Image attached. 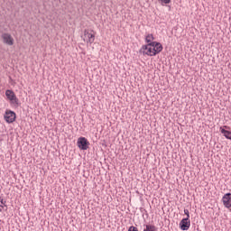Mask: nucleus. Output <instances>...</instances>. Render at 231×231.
<instances>
[{
  "label": "nucleus",
  "instance_id": "obj_4",
  "mask_svg": "<svg viewBox=\"0 0 231 231\" xmlns=\"http://www.w3.org/2000/svg\"><path fill=\"white\" fill-rule=\"evenodd\" d=\"M4 120L6 124H14L17 120V114L10 109H6L4 115Z\"/></svg>",
  "mask_w": 231,
  "mask_h": 231
},
{
  "label": "nucleus",
  "instance_id": "obj_5",
  "mask_svg": "<svg viewBox=\"0 0 231 231\" xmlns=\"http://www.w3.org/2000/svg\"><path fill=\"white\" fill-rule=\"evenodd\" d=\"M2 42L5 44V46H14L15 44V40L14 39V36L10 34L9 32H4L1 35Z\"/></svg>",
  "mask_w": 231,
  "mask_h": 231
},
{
  "label": "nucleus",
  "instance_id": "obj_11",
  "mask_svg": "<svg viewBox=\"0 0 231 231\" xmlns=\"http://www.w3.org/2000/svg\"><path fill=\"white\" fill-rule=\"evenodd\" d=\"M5 207H6V200L0 197V212H3Z\"/></svg>",
  "mask_w": 231,
  "mask_h": 231
},
{
  "label": "nucleus",
  "instance_id": "obj_13",
  "mask_svg": "<svg viewBox=\"0 0 231 231\" xmlns=\"http://www.w3.org/2000/svg\"><path fill=\"white\" fill-rule=\"evenodd\" d=\"M184 214L187 215V217L188 219H189L190 217V213L189 212V209H184Z\"/></svg>",
  "mask_w": 231,
  "mask_h": 231
},
{
  "label": "nucleus",
  "instance_id": "obj_1",
  "mask_svg": "<svg viewBox=\"0 0 231 231\" xmlns=\"http://www.w3.org/2000/svg\"><path fill=\"white\" fill-rule=\"evenodd\" d=\"M163 46L162 43L153 42L146 45H143L140 49V53L147 55L148 57H154L162 51Z\"/></svg>",
  "mask_w": 231,
  "mask_h": 231
},
{
  "label": "nucleus",
  "instance_id": "obj_12",
  "mask_svg": "<svg viewBox=\"0 0 231 231\" xmlns=\"http://www.w3.org/2000/svg\"><path fill=\"white\" fill-rule=\"evenodd\" d=\"M143 231H156V226L152 225H146V228Z\"/></svg>",
  "mask_w": 231,
  "mask_h": 231
},
{
  "label": "nucleus",
  "instance_id": "obj_7",
  "mask_svg": "<svg viewBox=\"0 0 231 231\" xmlns=\"http://www.w3.org/2000/svg\"><path fill=\"white\" fill-rule=\"evenodd\" d=\"M222 202L226 208H231V193H226L222 198Z\"/></svg>",
  "mask_w": 231,
  "mask_h": 231
},
{
  "label": "nucleus",
  "instance_id": "obj_3",
  "mask_svg": "<svg viewBox=\"0 0 231 231\" xmlns=\"http://www.w3.org/2000/svg\"><path fill=\"white\" fill-rule=\"evenodd\" d=\"M96 32L94 30L85 29L82 39L87 44H93L95 42Z\"/></svg>",
  "mask_w": 231,
  "mask_h": 231
},
{
  "label": "nucleus",
  "instance_id": "obj_2",
  "mask_svg": "<svg viewBox=\"0 0 231 231\" xmlns=\"http://www.w3.org/2000/svg\"><path fill=\"white\" fill-rule=\"evenodd\" d=\"M5 98L11 104V106H19V98L15 95V92L12 89L5 90Z\"/></svg>",
  "mask_w": 231,
  "mask_h": 231
},
{
  "label": "nucleus",
  "instance_id": "obj_8",
  "mask_svg": "<svg viewBox=\"0 0 231 231\" xmlns=\"http://www.w3.org/2000/svg\"><path fill=\"white\" fill-rule=\"evenodd\" d=\"M180 227L182 230H189V228H190V219L183 218L180 223Z\"/></svg>",
  "mask_w": 231,
  "mask_h": 231
},
{
  "label": "nucleus",
  "instance_id": "obj_9",
  "mask_svg": "<svg viewBox=\"0 0 231 231\" xmlns=\"http://www.w3.org/2000/svg\"><path fill=\"white\" fill-rule=\"evenodd\" d=\"M220 132L227 140H231V132L228 130H225V128L220 127Z\"/></svg>",
  "mask_w": 231,
  "mask_h": 231
},
{
  "label": "nucleus",
  "instance_id": "obj_6",
  "mask_svg": "<svg viewBox=\"0 0 231 231\" xmlns=\"http://www.w3.org/2000/svg\"><path fill=\"white\" fill-rule=\"evenodd\" d=\"M78 147L81 151H88V149H89V142L88 139H86V137H79L78 139Z\"/></svg>",
  "mask_w": 231,
  "mask_h": 231
},
{
  "label": "nucleus",
  "instance_id": "obj_14",
  "mask_svg": "<svg viewBox=\"0 0 231 231\" xmlns=\"http://www.w3.org/2000/svg\"><path fill=\"white\" fill-rule=\"evenodd\" d=\"M128 231H138V228L136 226H130Z\"/></svg>",
  "mask_w": 231,
  "mask_h": 231
},
{
  "label": "nucleus",
  "instance_id": "obj_10",
  "mask_svg": "<svg viewBox=\"0 0 231 231\" xmlns=\"http://www.w3.org/2000/svg\"><path fill=\"white\" fill-rule=\"evenodd\" d=\"M145 41H146V42H147L148 44H151V42H153V41H154V35H152V34H148V35H146Z\"/></svg>",
  "mask_w": 231,
  "mask_h": 231
},
{
  "label": "nucleus",
  "instance_id": "obj_15",
  "mask_svg": "<svg viewBox=\"0 0 231 231\" xmlns=\"http://www.w3.org/2000/svg\"><path fill=\"white\" fill-rule=\"evenodd\" d=\"M162 3H164V5H169L171 3V0H161Z\"/></svg>",
  "mask_w": 231,
  "mask_h": 231
},
{
  "label": "nucleus",
  "instance_id": "obj_16",
  "mask_svg": "<svg viewBox=\"0 0 231 231\" xmlns=\"http://www.w3.org/2000/svg\"><path fill=\"white\" fill-rule=\"evenodd\" d=\"M224 128H225V129H230V127H228V126H226V125H225Z\"/></svg>",
  "mask_w": 231,
  "mask_h": 231
}]
</instances>
